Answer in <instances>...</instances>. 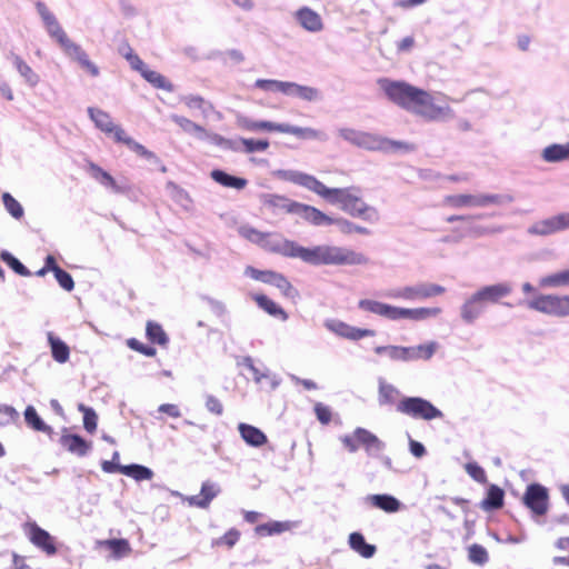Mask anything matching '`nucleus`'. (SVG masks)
<instances>
[{"label":"nucleus","mask_w":569,"mask_h":569,"mask_svg":"<svg viewBox=\"0 0 569 569\" xmlns=\"http://www.w3.org/2000/svg\"><path fill=\"white\" fill-rule=\"evenodd\" d=\"M511 194L501 193H458L443 198V206L453 209L487 208L489 206H505L513 202Z\"/></svg>","instance_id":"6"},{"label":"nucleus","mask_w":569,"mask_h":569,"mask_svg":"<svg viewBox=\"0 0 569 569\" xmlns=\"http://www.w3.org/2000/svg\"><path fill=\"white\" fill-rule=\"evenodd\" d=\"M88 172L98 183L114 193H124L128 191L127 184L118 182L109 172L93 162L88 164Z\"/></svg>","instance_id":"16"},{"label":"nucleus","mask_w":569,"mask_h":569,"mask_svg":"<svg viewBox=\"0 0 569 569\" xmlns=\"http://www.w3.org/2000/svg\"><path fill=\"white\" fill-rule=\"evenodd\" d=\"M254 300L258 303V306L270 316L280 318L282 321H286L288 319L287 312L279 305L269 299L267 296L258 295L254 297Z\"/></svg>","instance_id":"43"},{"label":"nucleus","mask_w":569,"mask_h":569,"mask_svg":"<svg viewBox=\"0 0 569 569\" xmlns=\"http://www.w3.org/2000/svg\"><path fill=\"white\" fill-rule=\"evenodd\" d=\"M271 286H274L278 288L286 297H292L293 296V287L288 281V279L282 276L281 273L269 271L266 274L264 282Z\"/></svg>","instance_id":"42"},{"label":"nucleus","mask_w":569,"mask_h":569,"mask_svg":"<svg viewBox=\"0 0 569 569\" xmlns=\"http://www.w3.org/2000/svg\"><path fill=\"white\" fill-rule=\"evenodd\" d=\"M399 396V390L391 383L386 382L383 379H379V403L388 405L395 402Z\"/></svg>","instance_id":"50"},{"label":"nucleus","mask_w":569,"mask_h":569,"mask_svg":"<svg viewBox=\"0 0 569 569\" xmlns=\"http://www.w3.org/2000/svg\"><path fill=\"white\" fill-rule=\"evenodd\" d=\"M297 22L309 32H320L323 29V22L319 13L309 7H302L296 11Z\"/></svg>","instance_id":"18"},{"label":"nucleus","mask_w":569,"mask_h":569,"mask_svg":"<svg viewBox=\"0 0 569 569\" xmlns=\"http://www.w3.org/2000/svg\"><path fill=\"white\" fill-rule=\"evenodd\" d=\"M375 352L380 356L385 355L392 361L409 362L407 347L392 345L378 346L375 348Z\"/></svg>","instance_id":"44"},{"label":"nucleus","mask_w":569,"mask_h":569,"mask_svg":"<svg viewBox=\"0 0 569 569\" xmlns=\"http://www.w3.org/2000/svg\"><path fill=\"white\" fill-rule=\"evenodd\" d=\"M358 308L362 311L370 312L391 321L399 320V308L392 305L380 302L372 299H361L358 302Z\"/></svg>","instance_id":"15"},{"label":"nucleus","mask_w":569,"mask_h":569,"mask_svg":"<svg viewBox=\"0 0 569 569\" xmlns=\"http://www.w3.org/2000/svg\"><path fill=\"white\" fill-rule=\"evenodd\" d=\"M117 142L124 143L131 151L148 160L157 159L153 152L149 151L144 146L130 138L124 130H119L117 132Z\"/></svg>","instance_id":"39"},{"label":"nucleus","mask_w":569,"mask_h":569,"mask_svg":"<svg viewBox=\"0 0 569 569\" xmlns=\"http://www.w3.org/2000/svg\"><path fill=\"white\" fill-rule=\"evenodd\" d=\"M339 136L343 140H346V141H348V142H350V143H352V144L358 147L359 146V141H360L361 131L355 130V129H351V128H342V129L339 130Z\"/></svg>","instance_id":"64"},{"label":"nucleus","mask_w":569,"mask_h":569,"mask_svg":"<svg viewBox=\"0 0 569 569\" xmlns=\"http://www.w3.org/2000/svg\"><path fill=\"white\" fill-rule=\"evenodd\" d=\"M299 526L298 521H270L256 527L254 531L260 537L279 535Z\"/></svg>","instance_id":"27"},{"label":"nucleus","mask_w":569,"mask_h":569,"mask_svg":"<svg viewBox=\"0 0 569 569\" xmlns=\"http://www.w3.org/2000/svg\"><path fill=\"white\" fill-rule=\"evenodd\" d=\"M79 411L83 413V427L84 429L92 433L97 429V422H98V416L96 411L92 408L86 407L84 405L80 403L78 406Z\"/></svg>","instance_id":"55"},{"label":"nucleus","mask_w":569,"mask_h":569,"mask_svg":"<svg viewBox=\"0 0 569 569\" xmlns=\"http://www.w3.org/2000/svg\"><path fill=\"white\" fill-rule=\"evenodd\" d=\"M525 505L536 515L543 516L548 511V491L538 483L527 487L523 496Z\"/></svg>","instance_id":"14"},{"label":"nucleus","mask_w":569,"mask_h":569,"mask_svg":"<svg viewBox=\"0 0 569 569\" xmlns=\"http://www.w3.org/2000/svg\"><path fill=\"white\" fill-rule=\"evenodd\" d=\"M3 204L7 211L16 219H20L23 216L22 206L8 192L2 196Z\"/></svg>","instance_id":"59"},{"label":"nucleus","mask_w":569,"mask_h":569,"mask_svg":"<svg viewBox=\"0 0 569 569\" xmlns=\"http://www.w3.org/2000/svg\"><path fill=\"white\" fill-rule=\"evenodd\" d=\"M88 114L99 130L108 134H113L117 141V132L123 129L112 121L109 113L101 109L90 107L88 108Z\"/></svg>","instance_id":"19"},{"label":"nucleus","mask_w":569,"mask_h":569,"mask_svg":"<svg viewBox=\"0 0 569 569\" xmlns=\"http://www.w3.org/2000/svg\"><path fill=\"white\" fill-rule=\"evenodd\" d=\"M525 305L527 308L547 316L557 318L569 316V296L536 295Z\"/></svg>","instance_id":"9"},{"label":"nucleus","mask_w":569,"mask_h":569,"mask_svg":"<svg viewBox=\"0 0 569 569\" xmlns=\"http://www.w3.org/2000/svg\"><path fill=\"white\" fill-rule=\"evenodd\" d=\"M355 437L358 440L359 445H362L365 447L368 455L378 453L385 448L383 442L379 440L376 435H373L367 429L358 427L355 430Z\"/></svg>","instance_id":"23"},{"label":"nucleus","mask_w":569,"mask_h":569,"mask_svg":"<svg viewBox=\"0 0 569 569\" xmlns=\"http://www.w3.org/2000/svg\"><path fill=\"white\" fill-rule=\"evenodd\" d=\"M36 9L42 20L46 31L48 32L50 38L57 41V43L60 46L64 54L71 60L77 61L92 77H98L99 68L90 61L88 54L81 48V46L73 42L68 37V34L57 20L56 16L48 9V7L43 2L38 1L36 3Z\"/></svg>","instance_id":"3"},{"label":"nucleus","mask_w":569,"mask_h":569,"mask_svg":"<svg viewBox=\"0 0 569 569\" xmlns=\"http://www.w3.org/2000/svg\"><path fill=\"white\" fill-rule=\"evenodd\" d=\"M242 440L251 447L260 448L267 443V436L257 427L241 422L238 425Z\"/></svg>","instance_id":"22"},{"label":"nucleus","mask_w":569,"mask_h":569,"mask_svg":"<svg viewBox=\"0 0 569 569\" xmlns=\"http://www.w3.org/2000/svg\"><path fill=\"white\" fill-rule=\"evenodd\" d=\"M180 101L190 110H199L203 118H208L214 111L213 106L201 96L186 94L180 97Z\"/></svg>","instance_id":"32"},{"label":"nucleus","mask_w":569,"mask_h":569,"mask_svg":"<svg viewBox=\"0 0 569 569\" xmlns=\"http://www.w3.org/2000/svg\"><path fill=\"white\" fill-rule=\"evenodd\" d=\"M567 286H569V269L539 279L540 288H561Z\"/></svg>","instance_id":"41"},{"label":"nucleus","mask_w":569,"mask_h":569,"mask_svg":"<svg viewBox=\"0 0 569 569\" xmlns=\"http://www.w3.org/2000/svg\"><path fill=\"white\" fill-rule=\"evenodd\" d=\"M296 208L297 211L295 214L301 217L303 220L313 226L322 227L333 224L335 218L329 217L328 214L323 213L322 211L312 206L299 202V204L296 206Z\"/></svg>","instance_id":"17"},{"label":"nucleus","mask_w":569,"mask_h":569,"mask_svg":"<svg viewBox=\"0 0 569 569\" xmlns=\"http://www.w3.org/2000/svg\"><path fill=\"white\" fill-rule=\"evenodd\" d=\"M262 248L289 258H298L312 266H365L369 258L348 247L319 244L302 247L277 233L266 232Z\"/></svg>","instance_id":"1"},{"label":"nucleus","mask_w":569,"mask_h":569,"mask_svg":"<svg viewBox=\"0 0 569 569\" xmlns=\"http://www.w3.org/2000/svg\"><path fill=\"white\" fill-rule=\"evenodd\" d=\"M397 411L413 419H441L443 413L429 400L421 397H403L397 405Z\"/></svg>","instance_id":"10"},{"label":"nucleus","mask_w":569,"mask_h":569,"mask_svg":"<svg viewBox=\"0 0 569 569\" xmlns=\"http://www.w3.org/2000/svg\"><path fill=\"white\" fill-rule=\"evenodd\" d=\"M358 147L367 149V150H372V151L379 150V151H385V152L398 151V150L409 152V151L415 150V146L411 143H408L405 141L391 140L388 138H383V137H380V136H377V134H373L370 132H363V131H361L360 141H359Z\"/></svg>","instance_id":"11"},{"label":"nucleus","mask_w":569,"mask_h":569,"mask_svg":"<svg viewBox=\"0 0 569 569\" xmlns=\"http://www.w3.org/2000/svg\"><path fill=\"white\" fill-rule=\"evenodd\" d=\"M468 559L478 566L487 563L489 556L485 547L478 543H473L468 547Z\"/></svg>","instance_id":"53"},{"label":"nucleus","mask_w":569,"mask_h":569,"mask_svg":"<svg viewBox=\"0 0 569 569\" xmlns=\"http://www.w3.org/2000/svg\"><path fill=\"white\" fill-rule=\"evenodd\" d=\"M141 76L154 88L162 89L168 92L173 91V86L170 81H168L161 73L150 70L148 67L143 70Z\"/></svg>","instance_id":"47"},{"label":"nucleus","mask_w":569,"mask_h":569,"mask_svg":"<svg viewBox=\"0 0 569 569\" xmlns=\"http://www.w3.org/2000/svg\"><path fill=\"white\" fill-rule=\"evenodd\" d=\"M146 333L148 339L154 343L163 346L168 342L166 332L162 330L161 326L156 322L149 321L147 323Z\"/></svg>","instance_id":"52"},{"label":"nucleus","mask_w":569,"mask_h":569,"mask_svg":"<svg viewBox=\"0 0 569 569\" xmlns=\"http://www.w3.org/2000/svg\"><path fill=\"white\" fill-rule=\"evenodd\" d=\"M272 176L301 186L332 204H339L346 213L361 218L367 222L376 223L380 216L378 210L362 200L360 189L357 187L328 188L316 177L298 170H274Z\"/></svg>","instance_id":"2"},{"label":"nucleus","mask_w":569,"mask_h":569,"mask_svg":"<svg viewBox=\"0 0 569 569\" xmlns=\"http://www.w3.org/2000/svg\"><path fill=\"white\" fill-rule=\"evenodd\" d=\"M100 545L108 547L114 559H120L131 552V547L126 539H108L100 541Z\"/></svg>","instance_id":"48"},{"label":"nucleus","mask_w":569,"mask_h":569,"mask_svg":"<svg viewBox=\"0 0 569 569\" xmlns=\"http://www.w3.org/2000/svg\"><path fill=\"white\" fill-rule=\"evenodd\" d=\"M47 337L51 348L52 358L59 363H66L70 357V349L67 343L56 337L52 332H48Z\"/></svg>","instance_id":"34"},{"label":"nucleus","mask_w":569,"mask_h":569,"mask_svg":"<svg viewBox=\"0 0 569 569\" xmlns=\"http://www.w3.org/2000/svg\"><path fill=\"white\" fill-rule=\"evenodd\" d=\"M220 489L216 483H212L210 481H204L201 486V496L204 498V500L210 505L211 500L217 497Z\"/></svg>","instance_id":"62"},{"label":"nucleus","mask_w":569,"mask_h":569,"mask_svg":"<svg viewBox=\"0 0 569 569\" xmlns=\"http://www.w3.org/2000/svg\"><path fill=\"white\" fill-rule=\"evenodd\" d=\"M24 420L27 425L36 431H41L48 435L52 433V428L43 422L32 406H28L26 408Z\"/></svg>","instance_id":"46"},{"label":"nucleus","mask_w":569,"mask_h":569,"mask_svg":"<svg viewBox=\"0 0 569 569\" xmlns=\"http://www.w3.org/2000/svg\"><path fill=\"white\" fill-rule=\"evenodd\" d=\"M237 124L239 128L250 131H278L280 128V123L271 122V121H256L244 116L237 117Z\"/></svg>","instance_id":"30"},{"label":"nucleus","mask_w":569,"mask_h":569,"mask_svg":"<svg viewBox=\"0 0 569 569\" xmlns=\"http://www.w3.org/2000/svg\"><path fill=\"white\" fill-rule=\"evenodd\" d=\"M379 88L392 103L410 112L419 89L408 82L380 78Z\"/></svg>","instance_id":"7"},{"label":"nucleus","mask_w":569,"mask_h":569,"mask_svg":"<svg viewBox=\"0 0 569 569\" xmlns=\"http://www.w3.org/2000/svg\"><path fill=\"white\" fill-rule=\"evenodd\" d=\"M121 473L133 478L136 481L150 480L153 477V471L142 465H128L121 468Z\"/></svg>","instance_id":"45"},{"label":"nucleus","mask_w":569,"mask_h":569,"mask_svg":"<svg viewBox=\"0 0 569 569\" xmlns=\"http://www.w3.org/2000/svg\"><path fill=\"white\" fill-rule=\"evenodd\" d=\"M264 203L277 211H284L292 214L296 213V206L299 204L298 201L290 200L287 197L279 194H268Z\"/></svg>","instance_id":"36"},{"label":"nucleus","mask_w":569,"mask_h":569,"mask_svg":"<svg viewBox=\"0 0 569 569\" xmlns=\"http://www.w3.org/2000/svg\"><path fill=\"white\" fill-rule=\"evenodd\" d=\"M238 232L242 238L262 247L266 232L259 231L248 224L239 227Z\"/></svg>","instance_id":"54"},{"label":"nucleus","mask_w":569,"mask_h":569,"mask_svg":"<svg viewBox=\"0 0 569 569\" xmlns=\"http://www.w3.org/2000/svg\"><path fill=\"white\" fill-rule=\"evenodd\" d=\"M29 537L33 545L44 550L48 555L56 553V547L51 541V536L36 523L31 525Z\"/></svg>","instance_id":"28"},{"label":"nucleus","mask_w":569,"mask_h":569,"mask_svg":"<svg viewBox=\"0 0 569 569\" xmlns=\"http://www.w3.org/2000/svg\"><path fill=\"white\" fill-rule=\"evenodd\" d=\"M350 548L363 558H371L376 553V546L367 543L360 532H352L349 536Z\"/></svg>","instance_id":"35"},{"label":"nucleus","mask_w":569,"mask_h":569,"mask_svg":"<svg viewBox=\"0 0 569 569\" xmlns=\"http://www.w3.org/2000/svg\"><path fill=\"white\" fill-rule=\"evenodd\" d=\"M503 490L496 485L488 489L487 497L481 501L480 507L486 511L496 510L503 505Z\"/></svg>","instance_id":"40"},{"label":"nucleus","mask_w":569,"mask_h":569,"mask_svg":"<svg viewBox=\"0 0 569 569\" xmlns=\"http://www.w3.org/2000/svg\"><path fill=\"white\" fill-rule=\"evenodd\" d=\"M238 146H243V151L247 153H252L257 151H264L269 147V142L267 140H253V139H246L241 138L237 140Z\"/></svg>","instance_id":"58"},{"label":"nucleus","mask_w":569,"mask_h":569,"mask_svg":"<svg viewBox=\"0 0 569 569\" xmlns=\"http://www.w3.org/2000/svg\"><path fill=\"white\" fill-rule=\"evenodd\" d=\"M366 499L368 502L371 503V506L381 509L388 513L397 512L401 508V502L391 495H370Z\"/></svg>","instance_id":"29"},{"label":"nucleus","mask_w":569,"mask_h":569,"mask_svg":"<svg viewBox=\"0 0 569 569\" xmlns=\"http://www.w3.org/2000/svg\"><path fill=\"white\" fill-rule=\"evenodd\" d=\"M278 132L290 133L300 139H315L326 141L327 134L320 130H316L312 128H302L297 126H291L288 123H280V128H278Z\"/></svg>","instance_id":"24"},{"label":"nucleus","mask_w":569,"mask_h":569,"mask_svg":"<svg viewBox=\"0 0 569 569\" xmlns=\"http://www.w3.org/2000/svg\"><path fill=\"white\" fill-rule=\"evenodd\" d=\"M127 343H128L129 348H131L132 350H136L144 356H148V357H153L157 352L153 347L144 346L143 343H141L139 340H137L134 338L129 339Z\"/></svg>","instance_id":"63"},{"label":"nucleus","mask_w":569,"mask_h":569,"mask_svg":"<svg viewBox=\"0 0 569 569\" xmlns=\"http://www.w3.org/2000/svg\"><path fill=\"white\" fill-rule=\"evenodd\" d=\"M513 288L509 281L496 282L480 287L465 299L460 306L461 320L472 325L485 312L488 303H498L511 295Z\"/></svg>","instance_id":"4"},{"label":"nucleus","mask_w":569,"mask_h":569,"mask_svg":"<svg viewBox=\"0 0 569 569\" xmlns=\"http://www.w3.org/2000/svg\"><path fill=\"white\" fill-rule=\"evenodd\" d=\"M446 288L432 282H417L415 284L392 288L386 292V297L405 301L426 300L441 296Z\"/></svg>","instance_id":"8"},{"label":"nucleus","mask_w":569,"mask_h":569,"mask_svg":"<svg viewBox=\"0 0 569 569\" xmlns=\"http://www.w3.org/2000/svg\"><path fill=\"white\" fill-rule=\"evenodd\" d=\"M569 229V212H562L532 223L527 232L531 236H551Z\"/></svg>","instance_id":"12"},{"label":"nucleus","mask_w":569,"mask_h":569,"mask_svg":"<svg viewBox=\"0 0 569 569\" xmlns=\"http://www.w3.org/2000/svg\"><path fill=\"white\" fill-rule=\"evenodd\" d=\"M60 443L69 452L79 457L86 456L90 450V443L78 435H63Z\"/></svg>","instance_id":"25"},{"label":"nucleus","mask_w":569,"mask_h":569,"mask_svg":"<svg viewBox=\"0 0 569 569\" xmlns=\"http://www.w3.org/2000/svg\"><path fill=\"white\" fill-rule=\"evenodd\" d=\"M467 473L477 482L485 483L487 482V476L485 470L478 466L476 462H469L465 466Z\"/></svg>","instance_id":"61"},{"label":"nucleus","mask_w":569,"mask_h":569,"mask_svg":"<svg viewBox=\"0 0 569 569\" xmlns=\"http://www.w3.org/2000/svg\"><path fill=\"white\" fill-rule=\"evenodd\" d=\"M9 58L11 59L18 73L24 79L27 84H29L30 87H36L39 83L40 77L20 56L16 53H10Z\"/></svg>","instance_id":"31"},{"label":"nucleus","mask_w":569,"mask_h":569,"mask_svg":"<svg viewBox=\"0 0 569 569\" xmlns=\"http://www.w3.org/2000/svg\"><path fill=\"white\" fill-rule=\"evenodd\" d=\"M323 325L332 333L352 341H357L366 337H373L376 335L372 329L357 328L338 319H327Z\"/></svg>","instance_id":"13"},{"label":"nucleus","mask_w":569,"mask_h":569,"mask_svg":"<svg viewBox=\"0 0 569 569\" xmlns=\"http://www.w3.org/2000/svg\"><path fill=\"white\" fill-rule=\"evenodd\" d=\"M441 308L438 307H420V308H399V320L410 321H425L430 318H436L441 313Z\"/></svg>","instance_id":"20"},{"label":"nucleus","mask_w":569,"mask_h":569,"mask_svg":"<svg viewBox=\"0 0 569 569\" xmlns=\"http://www.w3.org/2000/svg\"><path fill=\"white\" fill-rule=\"evenodd\" d=\"M333 224L338 227V230L343 234H351V233H360V234H369L370 231L361 226H358L345 218H335Z\"/></svg>","instance_id":"51"},{"label":"nucleus","mask_w":569,"mask_h":569,"mask_svg":"<svg viewBox=\"0 0 569 569\" xmlns=\"http://www.w3.org/2000/svg\"><path fill=\"white\" fill-rule=\"evenodd\" d=\"M210 177L219 184L228 188L241 190L247 186V180L239 177L230 176L222 170H212Z\"/></svg>","instance_id":"38"},{"label":"nucleus","mask_w":569,"mask_h":569,"mask_svg":"<svg viewBox=\"0 0 569 569\" xmlns=\"http://www.w3.org/2000/svg\"><path fill=\"white\" fill-rule=\"evenodd\" d=\"M541 158L548 163L569 160V141L566 143H552L541 151Z\"/></svg>","instance_id":"26"},{"label":"nucleus","mask_w":569,"mask_h":569,"mask_svg":"<svg viewBox=\"0 0 569 569\" xmlns=\"http://www.w3.org/2000/svg\"><path fill=\"white\" fill-rule=\"evenodd\" d=\"M286 81L274 79H258L254 82V87L263 91L269 92H281L283 93Z\"/></svg>","instance_id":"57"},{"label":"nucleus","mask_w":569,"mask_h":569,"mask_svg":"<svg viewBox=\"0 0 569 569\" xmlns=\"http://www.w3.org/2000/svg\"><path fill=\"white\" fill-rule=\"evenodd\" d=\"M446 96H435L429 91L419 89V93L416 96L410 112L427 121H449L455 118V111L449 103L446 102Z\"/></svg>","instance_id":"5"},{"label":"nucleus","mask_w":569,"mask_h":569,"mask_svg":"<svg viewBox=\"0 0 569 569\" xmlns=\"http://www.w3.org/2000/svg\"><path fill=\"white\" fill-rule=\"evenodd\" d=\"M0 258L10 266V268L18 274L28 277L30 276V271L27 267H24L16 257H13L8 251H2L0 253Z\"/></svg>","instance_id":"56"},{"label":"nucleus","mask_w":569,"mask_h":569,"mask_svg":"<svg viewBox=\"0 0 569 569\" xmlns=\"http://www.w3.org/2000/svg\"><path fill=\"white\" fill-rule=\"evenodd\" d=\"M283 94L299 98L305 101H317L321 98L318 89L291 81H286Z\"/></svg>","instance_id":"21"},{"label":"nucleus","mask_w":569,"mask_h":569,"mask_svg":"<svg viewBox=\"0 0 569 569\" xmlns=\"http://www.w3.org/2000/svg\"><path fill=\"white\" fill-rule=\"evenodd\" d=\"M54 277L61 288H63L67 291L73 290V288H74L73 279L67 271L62 270L61 268H56Z\"/></svg>","instance_id":"60"},{"label":"nucleus","mask_w":569,"mask_h":569,"mask_svg":"<svg viewBox=\"0 0 569 569\" xmlns=\"http://www.w3.org/2000/svg\"><path fill=\"white\" fill-rule=\"evenodd\" d=\"M436 341H430L415 347H407L408 361L429 360L438 349Z\"/></svg>","instance_id":"33"},{"label":"nucleus","mask_w":569,"mask_h":569,"mask_svg":"<svg viewBox=\"0 0 569 569\" xmlns=\"http://www.w3.org/2000/svg\"><path fill=\"white\" fill-rule=\"evenodd\" d=\"M201 140H206L211 144L220 147L226 150L239 151L238 142L236 140L227 139L218 133L209 132L206 130V136L202 137Z\"/></svg>","instance_id":"49"},{"label":"nucleus","mask_w":569,"mask_h":569,"mask_svg":"<svg viewBox=\"0 0 569 569\" xmlns=\"http://www.w3.org/2000/svg\"><path fill=\"white\" fill-rule=\"evenodd\" d=\"M170 119L172 122L178 124L186 133H189L197 139L201 140L203 136H206V129L196 123L194 121L179 114H171Z\"/></svg>","instance_id":"37"}]
</instances>
